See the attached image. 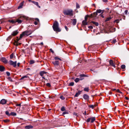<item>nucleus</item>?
Segmentation results:
<instances>
[{
    "mask_svg": "<svg viewBox=\"0 0 129 129\" xmlns=\"http://www.w3.org/2000/svg\"><path fill=\"white\" fill-rule=\"evenodd\" d=\"M52 27L54 31L60 32L61 30L59 27V24L57 21H55L53 23Z\"/></svg>",
    "mask_w": 129,
    "mask_h": 129,
    "instance_id": "obj_1",
    "label": "nucleus"
},
{
    "mask_svg": "<svg viewBox=\"0 0 129 129\" xmlns=\"http://www.w3.org/2000/svg\"><path fill=\"white\" fill-rule=\"evenodd\" d=\"M63 13L65 15H69L70 16H73V11L71 10L68 9L64 10Z\"/></svg>",
    "mask_w": 129,
    "mask_h": 129,
    "instance_id": "obj_2",
    "label": "nucleus"
},
{
    "mask_svg": "<svg viewBox=\"0 0 129 129\" xmlns=\"http://www.w3.org/2000/svg\"><path fill=\"white\" fill-rule=\"evenodd\" d=\"M31 34V33L29 31H24L20 35V38L19 39H20L21 38L23 37L25 35H26L27 36L30 35Z\"/></svg>",
    "mask_w": 129,
    "mask_h": 129,
    "instance_id": "obj_3",
    "label": "nucleus"
},
{
    "mask_svg": "<svg viewBox=\"0 0 129 129\" xmlns=\"http://www.w3.org/2000/svg\"><path fill=\"white\" fill-rule=\"evenodd\" d=\"M25 18V17L24 16H21L20 17L19 19H17L15 20V23L17 22L19 23H21L23 21V19Z\"/></svg>",
    "mask_w": 129,
    "mask_h": 129,
    "instance_id": "obj_4",
    "label": "nucleus"
},
{
    "mask_svg": "<svg viewBox=\"0 0 129 129\" xmlns=\"http://www.w3.org/2000/svg\"><path fill=\"white\" fill-rule=\"evenodd\" d=\"M9 63L11 65H12L14 67L16 66L17 61L13 62L12 60H10L9 61Z\"/></svg>",
    "mask_w": 129,
    "mask_h": 129,
    "instance_id": "obj_5",
    "label": "nucleus"
},
{
    "mask_svg": "<svg viewBox=\"0 0 129 129\" xmlns=\"http://www.w3.org/2000/svg\"><path fill=\"white\" fill-rule=\"evenodd\" d=\"M52 62L55 67H57L59 65V62L58 60H56L55 61H52Z\"/></svg>",
    "mask_w": 129,
    "mask_h": 129,
    "instance_id": "obj_6",
    "label": "nucleus"
},
{
    "mask_svg": "<svg viewBox=\"0 0 129 129\" xmlns=\"http://www.w3.org/2000/svg\"><path fill=\"white\" fill-rule=\"evenodd\" d=\"M83 98L84 100H86L88 101L89 99V95L86 94H84L83 96Z\"/></svg>",
    "mask_w": 129,
    "mask_h": 129,
    "instance_id": "obj_7",
    "label": "nucleus"
},
{
    "mask_svg": "<svg viewBox=\"0 0 129 129\" xmlns=\"http://www.w3.org/2000/svg\"><path fill=\"white\" fill-rule=\"evenodd\" d=\"M47 73L44 71H41L40 73V74L43 78L45 79L44 74H46Z\"/></svg>",
    "mask_w": 129,
    "mask_h": 129,
    "instance_id": "obj_8",
    "label": "nucleus"
},
{
    "mask_svg": "<svg viewBox=\"0 0 129 129\" xmlns=\"http://www.w3.org/2000/svg\"><path fill=\"white\" fill-rule=\"evenodd\" d=\"M1 61L3 62L4 63L6 64L8 63V61L5 58L2 57L1 59Z\"/></svg>",
    "mask_w": 129,
    "mask_h": 129,
    "instance_id": "obj_9",
    "label": "nucleus"
},
{
    "mask_svg": "<svg viewBox=\"0 0 129 129\" xmlns=\"http://www.w3.org/2000/svg\"><path fill=\"white\" fill-rule=\"evenodd\" d=\"M109 63L110 65L113 67L114 68L115 67V64H114L113 60H110Z\"/></svg>",
    "mask_w": 129,
    "mask_h": 129,
    "instance_id": "obj_10",
    "label": "nucleus"
},
{
    "mask_svg": "<svg viewBox=\"0 0 129 129\" xmlns=\"http://www.w3.org/2000/svg\"><path fill=\"white\" fill-rule=\"evenodd\" d=\"M24 2L23 1L21 3L19 6L18 7V9H19L22 8V7L24 5Z\"/></svg>",
    "mask_w": 129,
    "mask_h": 129,
    "instance_id": "obj_11",
    "label": "nucleus"
},
{
    "mask_svg": "<svg viewBox=\"0 0 129 129\" xmlns=\"http://www.w3.org/2000/svg\"><path fill=\"white\" fill-rule=\"evenodd\" d=\"M18 32L17 30H15L13 31L12 34V35L14 36L16 35L18 33Z\"/></svg>",
    "mask_w": 129,
    "mask_h": 129,
    "instance_id": "obj_12",
    "label": "nucleus"
},
{
    "mask_svg": "<svg viewBox=\"0 0 129 129\" xmlns=\"http://www.w3.org/2000/svg\"><path fill=\"white\" fill-rule=\"evenodd\" d=\"M7 101L5 99H3L1 101V103L2 104H4L6 103Z\"/></svg>",
    "mask_w": 129,
    "mask_h": 129,
    "instance_id": "obj_13",
    "label": "nucleus"
},
{
    "mask_svg": "<svg viewBox=\"0 0 129 129\" xmlns=\"http://www.w3.org/2000/svg\"><path fill=\"white\" fill-rule=\"evenodd\" d=\"M82 92L81 91H79L78 92L76 93L75 95V97H78Z\"/></svg>",
    "mask_w": 129,
    "mask_h": 129,
    "instance_id": "obj_14",
    "label": "nucleus"
},
{
    "mask_svg": "<svg viewBox=\"0 0 129 129\" xmlns=\"http://www.w3.org/2000/svg\"><path fill=\"white\" fill-rule=\"evenodd\" d=\"M33 127V126L31 125H29L26 126L25 127V128L26 129H29L32 128Z\"/></svg>",
    "mask_w": 129,
    "mask_h": 129,
    "instance_id": "obj_15",
    "label": "nucleus"
},
{
    "mask_svg": "<svg viewBox=\"0 0 129 129\" xmlns=\"http://www.w3.org/2000/svg\"><path fill=\"white\" fill-rule=\"evenodd\" d=\"M31 2H32L34 4L36 5L39 8H40V6H39L38 2H35V1H31Z\"/></svg>",
    "mask_w": 129,
    "mask_h": 129,
    "instance_id": "obj_16",
    "label": "nucleus"
},
{
    "mask_svg": "<svg viewBox=\"0 0 129 129\" xmlns=\"http://www.w3.org/2000/svg\"><path fill=\"white\" fill-rule=\"evenodd\" d=\"M5 69L4 67L3 66H0V71H3Z\"/></svg>",
    "mask_w": 129,
    "mask_h": 129,
    "instance_id": "obj_17",
    "label": "nucleus"
},
{
    "mask_svg": "<svg viewBox=\"0 0 129 129\" xmlns=\"http://www.w3.org/2000/svg\"><path fill=\"white\" fill-rule=\"evenodd\" d=\"M96 12L97 13H101L102 14L104 12V11L102 10H101L100 9L97 10H96Z\"/></svg>",
    "mask_w": 129,
    "mask_h": 129,
    "instance_id": "obj_18",
    "label": "nucleus"
},
{
    "mask_svg": "<svg viewBox=\"0 0 129 129\" xmlns=\"http://www.w3.org/2000/svg\"><path fill=\"white\" fill-rule=\"evenodd\" d=\"M14 44L15 45L17 46L19 45H20L21 43H18V42L15 41L14 43Z\"/></svg>",
    "mask_w": 129,
    "mask_h": 129,
    "instance_id": "obj_19",
    "label": "nucleus"
},
{
    "mask_svg": "<svg viewBox=\"0 0 129 129\" xmlns=\"http://www.w3.org/2000/svg\"><path fill=\"white\" fill-rule=\"evenodd\" d=\"M87 21L85 20H83L82 22V23L84 25H86L87 24Z\"/></svg>",
    "mask_w": 129,
    "mask_h": 129,
    "instance_id": "obj_20",
    "label": "nucleus"
},
{
    "mask_svg": "<svg viewBox=\"0 0 129 129\" xmlns=\"http://www.w3.org/2000/svg\"><path fill=\"white\" fill-rule=\"evenodd\" d=\"M77 22L76 19H74L73 20L72 24L73 25H76Z\"/></svg>",
    "mask_w": 129,
    "mask_h": 129,
    "instance_id": "obj_21",
    "label": "nucleus"
},
{
    "mask_svg": "<svg viewBox=\"0 0 129 129\" xmlns=\"http://www.w3.org/2000/svg\"><path fill=\"white\" fill-rule=\"evenodd\" d=\"M91 23H92L93 24L95 25L96 26H98L99 25V23L98 22L92 21Z\"/></svg>",
    "mask_w": 129,
    "mask_h": 129,
    "instance_id": "obj_22",
    "label": "nucleus"
},
{
    "mask_svg": "<svg viewBox=\"0 0 129 129\" xmlns=\"http://www.w3.org/2000/svg\"><path fill=\"white\" fill-rule=\"evenodd\" d=\"M91 123H93L95 120V117H92L91 118Z\"/></svg>",
    "mask_w": 129,
    "mask_h": 129,
    "instance_id": "obj_23",
    "label": "nucleus"
},
{
    "mask_svg": "<svg viewBox=\"0 0 129 129\" xmlns=\"http://www.w3.org/2000/svg\"><path fill=\"white\" fill-rule=\"evenodd\" d=\"M35 20H36V21H35L34 22V24L35 25H37L38 24V22H39V20L38 19V18H36Z\"/></svg>",
    "mask_w": 129,
    "mask_h": 129,
    "instance_id": "obj_24",
    "label": "nucleus"
},
{
    "mask_svg": "<svg viewBox=\"0 0 129 129\" xmlns=\"http://www.w3.org/2000/svg\"><path fill=\"white\" fill-rule=\"evenodd\" d=\"M80 76L81 77H88V75H86L84 74H81L80 75Z\"/></svg>",
    "mask_w": 129,
    "mask_h": 129,
    "instance_id": "obj_25",
    "label": "nucleus"
},
{
    "mask_svg": "<svg viewBox=\"0 0 129 129\" xmlns=\"http://www.w3.org/2000/svg\"><path fill=\"white\" fill-rule=\"evenodd\" d=\"M8 21L10 23H13V24L15 23V20H9Z\"/></svg>",
    "mask_w": 129,
    "mask_h": 129,
    "instance_id": "obj_26",
    "label": "nucleus"
},
{
    "mask_svg": "<svg viewBox=\"0 0 129 129\" xmlns=\"http://www.w3.org/2000/svg\"><path fill=\"white\" fill-rule=\"evenodd\" d=\"M12 36L11 35L7 39V40L8 41L10 40L12 38Z\"/></svg>",
    "mask_w": 129,
    "mask_h": 129,
    "instance_id": "obj_27",
    "label": "nucleus"
},
{
    "mask_svg": "<svg viewBox=\"0 0 129 129\" xmlns=\"http://www.w3.org/2000/svg\"><path fill=\"white\" fill-rule=\"evenodd\" d=\"M10 115H11L12 116H15L16 115V114L14 112H11L10 113Z\"/></svg>",
    "mask_w": 129,
    "mask_h": 129,
    "instance_id": "obj_28",
    "label": "nucleus"
},
{
    "mask_svg": "<svg viewBox=\"0 0 129 129\" xmlns=\"http://www.w3.org/2000/svg\"><path fill=\"white\" fill-rule=\"evenodd\" d=\"M97 13L96 12L92 14L93 15V17H96L97 15Z\"/></svg>",
    "mask_w": 129,
    "mask_h": 129,
    "instance_id": "obj_29",
    "label": "nucleus"
},
{
    "mask_svg": "<svg viewBox=\"0 0 129 129\" xmlns=\"http://www.w3.org/2000/svg\"><path fill=\"white\" fill-rule=\"evenodd\" d=\"M28 77V76H23L22 77L21 79H20V80H22L23 79H24L25 78H26Z\"/></svg>",
    "mask_w": 129,
    "mask_h": 129,
    "instance_id": "obj_30",
    "label": "nucleus"
},
{
    "mask_svg": "<svg viewBox=\"0 0 129 129\" xmlns=\"http://www.w3.org/2000/svg\"><path fill=\"white\" fill-rule=\"evenodd\" d=\"M88 87H86L84 88V90L88 92L89 91Z\"/></svg>",
    "mask_w": 129,
    "mask_h": 129,
    "instance_id": "obj_31",
    "label": "nucleus"
},
{
    "mask_svg": "<svg viewBox=\"0 0 129 129\" xmlns=\"http://www.w3.org/2000/svg\"><path fill=\"white\" fill-rule=\"evenodd\" d=\"M112 18L110 17H107L106 18L105 20V21H109Z\"/></svg>",
    "mask_w": 129,
    "mask_h": 129,
    "instance_id": "obj_32",
    "label": "nucleus"
},
{
    "mask_svg": "<svg viewBox=\"0 0 129 129\" xmlns=\"http://www.w3.org/2000/svg\"><path fill=\"white\" fill-rule=\"evenodd\" d=\"M80 80V79L78 78H76L75 79V81L76 82H78L79 80Z\"/></svg>",
    "mask_w": 129,
    "mask_h": 129,
    "instance_id": "obj_33",
    "label": "nucleus"
},
{
    "mask_svg": "<svg viewBox=\"0 0 129 129\" xmlns=\"http://www.w3.org/2000/svg\"><path fill=\"white\" fill-rule=\"evenodd\" d=\"M74 84V83L73 82H72L70 83L69 84V86H73Z\"/></svg>",
    "mask_w": 129,
    "mask_h": 129,
    "instance_id": "obj_34",
    "label": "nucleus"
},
{
    "mask_svg": "<svg viewBox=\"0 0 129 129\" xmlns=\"http://www.w3.org/2000/svg\"><path fill=\"white\" fill-rule=\"evenodd\" d=\"M35 62V61L34 60H30V64H32Z\"/></svg>",
    "mask_w": 129,
    "mask_h": 129,
    "instance_id": "obj_35",
    "label": "nucleus"
},
{
    "mask_svg": "<svg viewBox=\"0 0 129 129\" xmlns=\"http://www.w3.org/2000/svg\"><path fill=\"white\" fill-rule=\"evenodd\" d=\"M54 59H55L56 60L58 59V60H60V61H61V59L60 58H59L58 57H54Z\"/></svg>",
    "mask_w": 129,
    "mask_h": 129,
    "instance_id": "obj_36",
    "label": "nucleus"
},
{
    "mask_svg": "<svg viewBox=\"0 0 129 129\" xmlns=\"http://www.w3.org/2000/svg\"><path fill=\"white\" fill-rule=\"evenodd\" d=\"M95 106V105H90L89 106V107L90 108H91L92 109H93Z\"/></svg>",
    "mask_w": 129,
    "mask_h": 129,
    "instance_id": "obj_37",
    "label": "nucleus"
},
{
    "mask_svg": "<svg viewBox=\"0 0 129 129\" xmlns=\"http://www.w3.org/2000/svg\"><path fill=\"white\" fill-rule=\"evenodd\" d=\"M125 65H122L121 66V68L122 69H125Z\"/></svg>",
    "mask_w": 129,
    "mask_h": 129,
    "instance_id": "obj_38",
    "label": "nucleus"
},
{
    "mask_svg": "<svg viewBox=\"0 0 129 129\" xmlns=\"http://www.w3.org/2000/svg\"><path fill=\"white\" fill-rule=\"evenodd\" d=\"M61 110L62 111H63L65 110V108L64 107H62L61 108Z\"/></svg>",
    "mask_w": 129,
    "mask_h": 129,
    "instance_id": "obj_39",
    "label": "nucleus"
},
{
    "mask_svg": "<svg viewBox=\"0 0 129 129\" xmlns=\"http://www.w3.org/2000/svg\"><path fill=\"white\" fill-rule=\"evenodd\" d=\"M5 113H6V115H8V116H10V114L9 113V112H8V111H6V112H5Z\"/></svg>",
    "mask_w": 129,
    "mask_h": 129,
    "instance_id": "obj_40",
    "label": "nucleus"
},
{
    "mask_svg": "<svg viewBox=\"0 0 129 129\" xmlns=\"http://www.w3.org/2000/svg\"><path fill=\"white\" fill-rule=\"evenodd\" d=\"M4 121L5 122L7 123L8 122H9L10 121V120L9 119H7L4 120Z\"/></svg>",
    "mask_w": 129,
    "mask_h": 129,
    "instance_id": "obj_41",
    "label": "nucleus"
},
{
    "mask_svg": "<svg viewBox=\"0 0 129 129\" xmlns=\"http://www.w3.org/2000/svg\"><path fill=\"white\" fill-rule=\"evenodd\" d=\"M89 16L88 15L86 16L85 17V20H84L87 21V17Z\"/></svg>",
    "mask_w": 129,
    "mask_h": 129,
    "instance_id": "obj_42",
    "label": "nucleus"
},
{
    "mask_svg": "<svg viewBox=\"0 0 129 129\" xmlns=\"http://www.w3.org/2000/svg\"><path fill=\"white\" fill-rule=\"evenodd\" d=\"M90 120H91V118H88V119H87V120H86V121L87 122H89L90 121Z\"/></svg>",
    "mask_w": 129,
    "mask_h": 129,
    "instance_id": "obj_43",
    "label": "nucleus"
},
{
    "mask_svg": "<svg viewBox=\"0 0 129 129\" xmlns=\"http://www.w3.org/2000/svg\"><path fill=\"white\" fill-rule=\"evenodd\" d=\"M8 79L10 81L12 82L13 81V80L12 79H11V78L10 77H8Z\"/></svg>",
    "mask_w": 129,
    "mask_h": 129,
    "instance_id": "obj_44",
    "label": "nucleus"
},
{
    "mask_svg": "<svg viewBox=\"0 0 129 129\" xmlns=\"http://www.w3.org/2000/svg\"><path fill=\"white\" fill-rule=\"evenodd\" d=\"M60 98L62 100H64L65 99V98L63 96H60Z\"/></svg>",
    "mask_w": 129,
    "mask_h": 129,
    "instance_id": "obj_45",
    "label": "nucleus"
},
{
    "mask_svg": "<svg viewBox=\"0 0 129 129\" xmlns=\"http://www.w3.org/2000/svg\"><path fill=\"white\" fill-rule=\"evenodd\" d=\"M76 8H79L80 7V6H79V5L77 3H76Z\"/></svg>",
    "mask_w": 129,
    "mask_h": 129,
    "instance_id": "obj_46",
    "label": "nucleus"
},
{
    "mask_svg": "<svg viewBox=\"0 0 129 129\" xmlns=\"http://www.w3.org/2000/svg\"><path fill=\"white\" fill-rule=\"evenodd\" d=\"M116 91L118 92L119 93H122V92L120 91V90L119 89H117Z\"/></svg>",
    "mask_w": 129,
    "mask_h": 129,
    "instance_id": "obj_47",
    "label": "nucleus"
},
{
    "mask_svg": "<svg viewBox=\"0 0 129 129\" xmlns=\"http://www.w3.org/2000/svg\"><path fill=\"white\" fill-rule=\"evenodd\" d=\"M13 57V54H12L10 55V58L11 59Z\"/></svg>",
    "mask_w": 129,
    "mask_h": 129,
    "instance_id": "obj_48",
    "label": "nucleus"
},
{
    "mask_svg": "<svg viewBox=\"0 0 129 129\" xmlns=\"http://www.w3.org/2000/svg\"><path fill=\"white\" fill-rule=\"evenodd\" d=\"M46 86L48 87H50L51 86V85L49 83H47L46 84Z\"/></svg>",
    "mask_w": 129,
    "mask_h": 129,
    "instance_id": "obj_49",
    "label": "nucleus"
},
{
    "mask_svg": "<svg viewBox=\"0 0 129 129\" xmlns=\"http://www.w3.org/2000/svg\"><path fill=\"white\" fill-rule=\"evenodd\" d=\"M6 73L7 75L8 76H9L10 75V73L8 72H6Z\"/></svg>",
    "mask_w": 129,
    "mask_h": 129,
    "instance_id": "obj_50",
    "label": "nucleus"
},
{
    "mask_svg": "<svg viewBox=\"0 0 129 129\" xmlns=\"http://www.w3.org/2000/svg\"><path fill=\"white\" fill-rule=\"evenodd\" d=\"M115 22H116V23H118L119 22V20L117 19V20H115Z\"/></svg>",
    "mask_w": 129,
    "mask_h": 129,
    "instance_id": "obj_51",
    "label": "nucleus"
},
{
    "mask_svg": "<svg viewBox=\"0 0 129 129\" xmlns=\"http://www.w3.org/2000/svg\"><path fill=\"white\" fill-rule=\"evenodd\" d=\"M128 12V10H125L124 11V13L126 15H127V14Z\"/></svg>",
    "mask_w": 129,
    "mask_h": 129,
    "instance_id": "obj_52",
    "label": "nucleus"
},
{
    "mask_svg": "<svg viewBox=\"0 0 129 129\" xmlns=\"http://www.w3.org/2000/svg\"><path fill=\"white\" fill-rule=\"evenodd\" d=\"M88 28L89 29H92L93 28V27L91 26H88Z\"/></svg>",
    "mask_w": 129,
    "mask_h": 129,
    "instance_id": "obj_53",
    "label": "nucleus"
},
{
    "mask_svg": "<svg viewBox=\"0 0 129 129\" xmlns=\"http://www.w3.org/2000/svg\"><path fill=\"white\" fill-rule=\"evenodd\" d=\"M73 115H75V116H78V114H77V113H75V112H74V113H73Z\"/></svg>",
    "mask_w": 129,
    "mask_h": 129,
    "instance_id": "obj_54",
    "label": "nucleus"
},
{
    "mask_svg": "<svg viewBox=\"0 0 129 129\" xmlns=\"http://www.w3.org/2000/svg\"><path fill=\"white\" fill-rule=\"evenodd\" d=\"M88 16H89L88 17H89L90 18H92L93 17V15L92 14H91L90 15H89Z\"/></svg>",
    "mask_w": 129,
    "mask_h": 129,
    "instance_id": "obj_55",
    "label": "nucleus"
},
{
    "mask_svg": "<svg viewBox=\"0 0 129 129\" xmlns=\"http://www.w3.org/2000/svg\"><path fill=\"white\" fill-rule=\"evenodd\" d=\"M116 42V39H114L113 40V41L112 43H115Z\"/></svg>",
    "mask_w": 129,
    "mask_h": 129,
    "instance_id": "obj_56",
    "label": "nucleus"
},
{
    "mask_svg": "<svg viewBox=\"0 0 129 129\" xmlns=\"http://www.w3.org/2000/svg\"><path fill=\"white\" fill-rule=\"evenodd\" d=\"M50 51L52 53H54V51H53L52 50V49H50Z\"/></svg>",
    "mask_w": 129,
    "mask_h": 129,
    "instance_id": "obj_57",
    "label": "nucleus"
},
{
    "mask_svg": "<svg viewBox=\"0 0 129 129\" xmlns=\"http://www.w3.org/2000/svg\"><path fill=\"white\" fill-rule=\"evenodd\" d=\"M16 106H19L20 107L21 106V104H17L16 105Z\"/></svg>",
    "mask_w": 129,
    "mask_h": 129,
    "instance_id": "obj_58",
    "label": "nucleus"
},
{
    "mask_svg": "<svg viewBox=\"0 0 129 129\" xmlns=\"http://www.w3.org/2000/svg\"><path fill=\"white\" fill-rule=\"evenodd\" d=\"M64 27H65V28L66 29V30L67 31H68V28L66 26H64Z\"/></svg>",
    "mask_w": 129,
    "mask_h": 129,
    "instance_id": "obj_59",
    "label": "nucleus"
},
{
    "mask_svg": "<svg viewBox=\"0 0 129 129\" xmlns=\"http://www.w3.org/2000/svg\"><path fill=\"white\" fill-rule=\"evenodd\" d=\"M83 114L86 115V112L85 111L84 113H83Z\"/></svg>",
    "mask_w": 129,
    "mask_h": 129,
    "instance_id": "obj_60",
    "label": "nucleus"
},
{
    "mask_svg": "<svg viewBox=\"0 0 129 129\" xmlns=\"http://www.w3.org/2000/svg\"><path fill=\"white\" fill-rule=\"evenodd\" d=\"M102 0L103 1V2H108V0Z\"/></svg>",
    "mask_w": 129,
    "mask_h": 129,
    "instance_id": "obj_61",
    "label": "nucleus"
},
{
    "mask_svg": "<svg viewBox=\"0 0 129 129\" xmlns=\"http://www.w3.org/2000/svg\"><path fill=\"white\" fill-rule=\"evenodd\" d=\"M84 78H81V77H80V78L79 79H80V80H83V79H84Z\"/></svg>",
    "mask_w": 129,
    "mask_h": 129,
    "instance_id": "obj_62",
    "label": "nucleus"
},
{
    "mask_svg": "<svg viewBox=\"0 0 129 129\" xmlns=\"http://www.w3.org/2000/svg\"><path fill=\"white\" fill-rule=\"evenodd\" d=\"M67 113L66 112H64L62 114H63L64 115Z\"/></svg>",
    "mask_w": 129,
    "mask_h": 129,
    "instance_id": "obj_63",
    "label": "nucleus"
},
{
    "mask_svg": "<svg viewBox=\"0 0 129 129\" xmlns=\"http://www.w3.org/2000/svg\"><path fill=\"white\" fill-rule=\"evenodd\" d=\"M101 17H102L103 18H104V16L102 14H101Z\"/></svg>",
    "mask_w": 129,
    "mask_h": 129,
    "instance_id": "obj_64",
    "label": "nucleus"
}]
</instances>
